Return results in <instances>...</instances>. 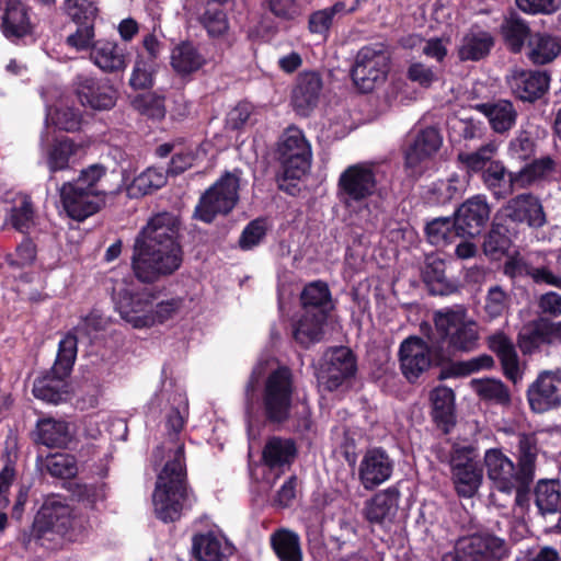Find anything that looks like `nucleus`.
Wrapping results in <instances>:
<instances>
[{
	"label": "nucleus",
	"mask_w": 561,
	"mask_h": 561,
	"mask_svg": "<svg viewBox=\"0 0 561 561\" xmlns=\"http://www.w3.org/2000/svg\"><path fill=\"white\" fill-rule=\"evenodd\" d=\"M181 221L170 211L149 218L135 239L131 268L136 278L152 284L175 273L183 262L178 241Z\"/></svg>",
	"instance_id": "obj_1"
},
{
	"label": "nucleus",
	"mask_w": 561,
	"mask_h": 561,
	"mask_svg": "<svg viewBox=\"0 0 561 561\" xmlns=\"http://www.w3.org/2000/svg\"><path fill=\"white\" fill-rule=\"evenodd\" d=\"M152 503L157 517L164 523L179 519L184 506L191 504L181 445L158 474Z\"/></svg>",
	"instance_id": "obj_2"
},
{
	"label": "nucleus",
	"mask_w": 561,
	"mask_h": 561,
	"mask_svg": "<svg viewBox=\"0 0 561 561\" xmlns=\"http://www.w3.org/2000/svg\"><path fill=\"white\" fill-rule=\"evenodd\" d=\"M511 305L512 297L510 293L501 285H492L488 288L483 299V317L488 321L502 318L508 313Z\"/></svg>",
	"instance_id": "obj_44"
},
{
	"label": "nucleus",
	"mask_w": 561,
	"mask_h": 561,
	"mask_svg": "<svg viewBox=\"0 0 561 561\" xmlns=\"http://www.w3.org/2000/svg\"><path fill=\"white\" fill-rule=\"evenodd\" d=\"M431 400L433 404L434 419L448 425L453 423L454 413V392L447 387H437L432 391Z\"/></svg>",
	"instance_id": "obj_52"
},
{
	"label": "nucleus",
	"mask_w": 561,
	"mask_h": 561,
	"mask_svg": "<svg viewBox=\"0 0 561 561\" xmlns=\"http://www.w3.org/2000/svg\"><path fill=\"white\" fill-rule=\"evenodd\" d=\"M390 55L382 44L360 48L352 68L356 87L367 93L385 81L389 70Z\"/></svg>",
	"instance_id": "obj_8"
},
{
	"label": "nucleus",
	"mask_w": 561,
	"mask_h": 561,
	"mask_svg": "<svg viewBox=\"0 0 561 561\" xmlns=\"http://www.w3.org/2000/svg\"><path fill=\"white\" fill-rule=\"evenodd\" d=\"M241 171L225 172L199 198L194 216L210 224L218 215H228L239 201Z\"/></svg>",
	"instance_id": "obj_7"
},
{
	"label": "nucleus",
	"mask_w": 561,
	"mask_h": 561,
	"mask_svg": "<svg viewBox=\"0 0 561 561\" xmlns=\"http://www.w3.org/2000/svg\"><path fill=\"white\" fill-rule=\"evenodd\" d=\"M79 148L80 146L68 137L56 139L46 153L49 171L54 173L68 169L70 158L78 152Z\"/></svg>",
	"instance_id": "obj_47"
},
{
	"label": "nucleus",
	"mask_w": 561,
	"mask_h": 561,
	"mask_svg": "<svg viewBox=\"0 0 561 561\" xmlns=\"http://www.w3.org/2000/svg\"><path fill=\"white\" fill-rule=\"evenodd\" d=\"M491 208L484 195H476L462 203L455 213L456 225L461 237L474 238L490 220Z\"/></svg>",
	"instance_id": "obj_21"
},
{
	"label": "nucleus",
	"mask_w": 561,
	"mask_h": 561,
	"mask_svg": "<svg viewBox=\"0 0 561 561\" xmlns=\"http://www.w3.org/2000/svg\"><path fill=\"white\" fill-rule=\"evenodd\" d=\"M456 561H505L508 543L490 531H478L456 542Z\"/></svg>",
	"instance_id": "obj_12"
},
{
	"label": "nucleus",
	"mask_w": 561,
	"mask_h": 561,
	"mask_svg": "<svg viewBox=\"0 0 561 561\" xmlns=\"http://www.w3.org/2000/svg\"><path fill=\"white\" fill-rule=\"evenodd\" d=\"M506 82L515 98L533 103L548 91L550 77L546 71L514 69Z\"/></svg>",
	"instance_id": "obj_23"
},
{
	"label": "nucleus",
	"mask_w": 561,
	"mask_h": 561,
	"mask_svg": "<svg viewBox=\"0 0 561 561\" xmlns=\"http://www.w3.org/2000/svg\"><path fill=\"white\" fill-rule=\"evenodd\" d=\"M503 271L512 278L529 276L537 284L543 283L561 289V276L554 275L545 265L543 255L540 252L512 256L505 262Z\"/></svg>",
	"instance_id": "obj_19"
},
{
	"label": "nucleus",
	"mask_w": 561,
	"mask_h": 561,
	"mask_svg": "<svg viewBox=\"0 0 561 561\" xmlns=\"http://www.w3.org/2000/svg\"><path fill=\"white\" fill-rule=\"evenodd\" d=\"M435 340L448 352V362L455 352H470L479 344V329L476 321L467 318L463 308H445L434 313Z\"/></svg>",
	"instance_id": "obj_3"
},
{
	"label": "nucleus",
	"mask_w": 561,
	"mask_h": 561,
	"mask_svg": "<svg viewBox=\"0 0 561 561\" xmlns=\"http://www.w3.org/2000/svg\"><path fill=\"white\" fill-rule=\"evenodd\" d=\"M501 32L505 44L513 53H518L529 36V26L524 19L516 13L506 16L501 25Z\"/></svg>",
	"instance_id": "obj_46"
},
{
	"label": "nucleus",
	"mask_w": 561,
	"mask_h": 561,
	"mask_svg": "<svg viewBox=\"0 0 561 561\" xmlns=\"http://www.w3.org/2000/svg\"><path fill=\"white\" fill-rule=\"evenodd\" d=\"M296 446L291 439L277 436L271 437L262 453L263 462L273 468H279L289 465L296 456Z\"/></svg>",
	"instance_id": "obj_40"
},
{
	"label": "nucleus",
	"mask_w": 561,
	"mask_h": 561,
	"mask_svg": "<svg viewBox=\"0 0 561 561\" xmlns=\"http://www.w3.org/2000/svg\"><path fill=\"white\" fill-rule=\"evenodd\" d=\"M527 400L536 413L561 405V370L541 371L527 389Z\"/></svg>",
	"instance_id": "obj_17"
},
{
	"label": "nucleus",
	"mask_w": 561,
	"mask_h": 561,
	"mask_svg": "<svg viewBox=\"0 0 561 561\" xmlns=\"http://www.w3.org/2000/svg\"><path fill=\"white\" fill-rule=\"evenodd\" d=\"M2 34L11 42L30 35L33 26L27 13V8L18 0H9L0 24Z\"/></svg>",
	"instance_id": "obj_28"
},
{
	"label": "nucleus",
	"mask_w": 561,
	"mask_h": 561,
	"mask_svg": "<svg viewBox=\"0 0 561 561\" xmlns=\"http://www.w3.org/2000/svg\"><path fill=\"white\" fill-rule=\"evenodd\" d=\"M185 423V415L179 409H172L167 416L165 428L168 431V439L157 448L156 457H162V453L168 450L169 457L174 458L176 447L182 446L184 451V444L180 440V433ZM185 463V459L183 458Z\"/></svg>",
	"instance_id": "obj_49"
},
{
	"label": "nucleus",
	"mask_w": 561,
	"mask_h": 561,
	"mask_svg": "<svg viewBox=\"0 0 561 561\" xmlns=\"http://www.w3.org/2000/svg\"><path fill=\"white\" fill-rule=\"evenodd\" d=\"M495 38L482 26L471 25L462 35L457 46V55L461 61H480L490 55Z\"/></svg>",
	"instance_id": "obj_25"
},
{
	"label": "nucleus",
	"mask_w": 561,
	"mask_h": 561,
	"mask_svg": "<svg viewBox=\"0 0 561 561\" xmlns=\"http://www.w3.org/2000/svg\"><path fill=\"white\" fill-rule=\"evenodd\" d=\"M473 388L479 397L497 404H507L511 400L507 387L500 380H474Z\"/></svg>",
	"instance_id": "obj_59"
},
{
	"label": "nucleus",
	"mask_w": 561,
	"mask_h": 561,
	"mask_svg": "<svg viewBox=\"0 0 561 561\" xmlns=\"http://www.w3.org/2000/svg\"><path fill=\"white\" fill-rule=\"evenodd\" d=\"M394 461L382 448L368 449L358 467V479L365 490H374L391 478Z\"/></svg>",
	"instance_id": "obj_22"
},
{
	"label": "nucleus",
	"mask_w": 561,
	"mask_h": 561,
	"mask_svg": "<svg viewBox=\"0 0 561 561\" xmlns=\"http://www.w3.org/2000/svg\"><path fill=\"white\" fill-rule=\"evenodd\" d=\"M3 227H10L20 233H30L36 226V214L30 196L15 194L4 201Z\"/></svg>",
	"instance_id": "obj_26"
},
{
	"label": "nucleus",
	"mask_w": 561,
	"mask_h": 561,
	"mask_svg": "<svg viewBox=\"0 0 561 561\" xmlns=\"http://www.w3.org/2000/svg\"><path fill=\"white\" fill-rule=\"evenodd\" d=\"M427 240L431 244L442 247L451 243L456 237H461L457 229L455 217H438L426 225Z\"/></svg>",
	"instance_id": "obj_48"
},
{
	"label": "nucleus",
	"mask_w": 561,
	"mask_h": 561,
	"mask_svg": "<svg viewBox=\"0 0 561 561\" xmlns=\"http://www.w3.org/2000/svg\"><path fill=\"white\" fill-rule=\"evenodd\" d=\"M192 550L198 561H221L224 558L221 542L213 534L195 536Z\"/></svg>",
	"instance_id": "obj_53"
},
{
	"label": "nucleus",
	"mask_w": 561,
	"mask_h": 561,
	"mask_svg": "<svg viewBox=\"0 0 561 561\" xmlns=\"http://www.w3.org/2000/svg\"><path fill=\"white\" fill-rule=\"evenodd\" d=\"M558 161L550 156L535 159L516 172L515 182H517V188H528L540 182L553 179L558 173Z\"/></svg>",
	"instance_id": "obj_32"
},
{
	"label": "nucleus",
	"mask_w": 561,
	"mask_h": 561,
	"mask_svg": "<svg viewBox=\"0 0 561 561\" xmlns=\"http://www.w3.org/2000/svg\"><path fill=\"white\" fill-rule=\"evenodd\" d=\"M400 492L396 488H388L376 493L365 502L363 515L370 525L381 527L391 524L399 507Z\"/></svg>",
	"instance_id": "obj_24"
},
{
	"label": "nucleus",
	"mask_w": 561,
	"mask_h": 561,
	"mask_svg": "<svg viewBox=\"0 0 561 561\" xmlns=\"http://www.w3.org/2000/svg\"><path fill=\"white\" fill-rule=\"evenodd\" d=\"M321 90L322 80L319 73H300L293 90V104L296 111L301 115H308L317 106Z\"/></svg>",
	"instance_id": "obj_30"
},
{
	"label": "nucleus",
	"mask_w": 561,
	"mask_h": 561,
	"mask_svg": "<svg viewBox=\"0 0 561 561\" xmlns=\"http://www.w3.org/2000/svg\"><path fill=\"white\" fill-rule=\"evenodd\" d=\"M328 316L304 311L294 327V339L304 347L319 343L323 339L324 324Z\"/></svg>",
	"instance_id": "obj_38"
},
{
	"label": "nucleus",
	"mask_w": 561,
	"mask_h": 561,
	"mask_svg": "<svg viewBox=\"0 0 561 561\" xmlns=\"http://www.w3.org/2000/svg\"><path fill=\"white\" fill-rule=\"evenodd\" d=\"M73 436V427L69 422L45 417L36 423L34 440L47 447L65 448L72 442Z\"/></svg>",
	"instance_id": "obj_29"
},
{
	"label": "nucleus",
	"mask_w": 561,
	"mask_h": 561,
	"mask_svg": "<svg viewBox=\"0 0 561 561\" xmlns=\"http://www.w3.org/2000/svg\"><path fill=\"white\" fill-rule=\"evenodd\" d=\"M443 137L435 127H426L416 131L403 150V169L408 178L416 180L427 170L430 159L437 153Z\"/></svg>",
	"instance_id": "obj_11"
},
{
	"label": "nucleus",
	"mask_w": 561,
	"mask_h": 561,
	"mask_svg": "<svg viewBox=\"0 0 561 561\" xmlns=\"http://www.w3.org/2000/svg\"><path fill=\"white\" fill-rule=\"evenodd\" d=\"M156 61L145 59L138 55L129 78V84L135 90H145L153 85Z\"/></svg>",
	"instance_id": "obj_61"
},
{
	"label": "nucleus",
	"mask_w": 561,
	"mask_h": 561,
	"mask_svg": "<svg viewBox=\"0 0 561 561\" xmlns=\"http://www.w3.org/2000/svg\"><path fill=\"white\" fill-rule=\"evenodd\" d=\"M59 195L64 210L77 221L94 215L105 204L104 194H93L70 181L61 185Z\"/></svg>",
	"instance_id": "obj_16"
},
{
	"label": "nucleus",
	"mask_w": 561,
	"mask_h": 561,
	"mask_svg": "<svg viewBox=\"0 0 561 561\" xmlns=\"http://www.w3.org/2000/svg\"><path fill=\"white\" fill-rule=\"evenodd\" d=\"M294 392V376L288 367L280 366L267 375L261 394L262 410L267 422L283 424L289 420Z\"/></svg>",
	"instance_id": "obj_4"
},
{
	"label": "nucleus",
	"mask_w": 561,
	"mask_h": 561,
	"mask_svg": "<svg viewBox=\"0 0 561 561\" xmlns=\"http://www.w3.org/2000/svg\"><path fill=\"white\" fill-rule=\"evenodd\" d=\"M300 300L304 311L317 313L320 318L322 314L328 316L333 309L329 287L322 282L307 285L300 295Z\"/></svg>",
	"instance_id": "obj_39"
},
{
	"label": "nucleus",
	"mask_w": 561,
	"mask_h": 561,
	"mask_svg": "<svg viewBox=\"0 0 561 561\" xmlns=\"http://www.w3.org/2000/svg\"><path fill=\"white\" fill-rule=\"evenodd\" d=\"M377 170L374 164L356 163L340 175L337 195L346 207L366 202L377 191Z\"/></svg>",
	"instance_id": "obj_9"
},
{
	"label": "nucleus",
	"mask_w": 561,
	"mask_h": 561,
	"mask_svg": "<svg viewBox=\"0 0 561 561\" xmlns=\"http://www.w3.org/2000/svg\"><path fill=\"white\" fill-rule=\"evenodd\" d=\"M490 348L499 356L504 375L514 383L522 379L518 355L513 342L502 332L489 337Z\"/></svg>",
	"instance_id": "obj_34"
},
{
	"label": "nucleus",
	"mask_w": 561,
	"mask_h": 561,
	"mask_svg": "<svg viewBox=\"0 0 561 561\" xmlns=\"http://www.w3.org/2000/svg\"><path fill=\"white\" fill-rule=\"evenodd\" d=\"M446 461L450 467V471L456 472L458 470H463L467 467H472L479 465L477 460V451L476 448L471 445H461L454 444L449 451V455L446 457Z\"/></svg>",
	"instance_id": "obj_63"
},
{
	"label": "nucleus",
	"mask_w": 561,
	"mask_h": 561,
	"mask_svg": "<svg viewBox=\"0 0 561 561\" xmlns=\"http://www.w3.org/2000/svg\"><path fill=\"white\" fill-rule=\"evenodd\" d=\"M259 121V111L250 102H239L229 111L226 118L228 128L238 130L253 125Z\"/></svg>",
	"instance_id": "obj_58"
},
{
	"label": "nucleus",
	"mask_w": 561,
	"mask_h": 561,
	"mask_svg": "<svg viewBox=\"0 0 561 561\" xmlns=\"http://www.w3.org/2000/svg\"><path fill=\"white\" fill-rule=\"evenodd\" d=\"M205 64V58L190 42H183L175 46L171 54V65L181 75L197 71Z\"/></svg>",
	"instance_id": "obj_43"
},
{
	"label": "nucleus",
	"mask_w": 561,
	"mask_h": 561,
	"mask_svg": "<svg viewBox=\"0 0 561 561\" xmlns=\"http://www.w3.org/2000/svg\"><path fill=\"white\" fill-rule=\"evenodd\" d=\"M483 460L489 480L502 493L511 494L514 483L526 481L517 465L500 448L488 449Z\"/></svg>",
	"instance_id": "obj_18"
},
{
	"label": "nucleus",
	"mask_w": 561,
	"mask_h": 561,
	"mask_svg": "<svg viewBox=\"0 0 561 561\" xmlns=\"http://www.w3.org/2000/svg\"><path fill=\"white\" fill-rule=\"evenodd\" d=\"M451 479L460 496L471 497L477 493L482 482V469L479 465L469 466L467 469L453 472Z\"/></svg>",
	"instance_id": "obj_50"
},
{
	"label": "nucleus",
	"mask_w": 561,
	"mask_h": 561,
	"mask_svg": "<svg viewBox=\"0 0 561 561\" xmlns=\"http://www.w3.org/2000/svg\"><path fill=\"white\" fill-rule=\"evenodd\" d=\"M515 174L508 172L502 161L494 160L480 175L484 186L495 198L501 199L518 190Z\"/></svg>",
	"instance_id": "obj_31"
},
{
	"label": "nucleus",
	"mask_w": 561,
	"mask_h": 561,
	"mask_svg": "<svg viewBox=\"0 0 561 561\" xmlns=\"http://www.w3.org/2000/svg\"><path fill=\"white\" fill-rule=\"evenodd\" d=\"M400 369L410 381H416L432 366L448 362V352L437 344L435 335L425 342L419 336L402 341L399 348Z\"/></svg>",
	"instance_id": "obj_5"
},
{
	"label": "nucleus",
	"mask_w": 561,
	"mask_h": 561,
	"mask_svg": "<svg viewBox=\"0 0 561 561\" xmlns=\"http://www.w3.org/2000/svg\"><path fill=\"white\" fill-rule=\"evenodd\" d=\"M201 23L211 37H219L229 30V22L226 13L218 5L208 2L205 12L201 16Z\"/></svg>",
	"instance_id": "obj_60"
},
{
	"label": "nucleus",
	"mask_w": 561,
	"mask_h": 561,
	"mask_svg": "<svg viewBox=\"0 0 561 561\" xmlns=\"http://www.w3.org/2000/svg\"><path fill=\"white\" fill-rule=\"evenodd\" d=\"M538 515L543 519L561 514V485L557 480H539L534 490Z\"/></svg>",
	"instance_id": "obj_33"
},
{
	"label": "nucleus",
	"mask_w": 561,
	"mask_h": 561,
	"mask_svg": "<svg viewBox=\"0 0 561 561\" xmlns=\"http://www.w3.org/2000/svg\"><path fill=\"white\" fill-rule=\"evenodd\" d=\"M478 110L488 117L490 126L499 134L510 130L517 119V112L513 103L507 100L483 103L478 105Z\"/></svg>",
	"instance_id": "obj_37"
},
{
	"label": "nucleus",
	"mask_w": 561,
	"mask_h": 561,
	"mask_svg": "<svg viewBox=\"0 0 561 561\" xmlns=\"http://www.w3.org/2000/svg\"><path fill=\"white\" fill-rule=\"evenodd\" d=\"M277 152L285 179L298 180L309 170L311 147L299 128L291 126L284 131Z\"/></svg>",
	"instance_id": "obj_10"
},
{
	"label": "nucleus",
	"mask_w": 561,
	"mask_h": 561,
	"mask_svg": "<svg viewBox=\"0 0 561 561\" xmlns=\"http://www.w3.org/2000/svg\"><path fill=\"white\" fill-rule=\"evenodd\" d=\"M465 191V183L456 173L446 180H438L433 184L432 193L438 203H447L456 198Z\"/></svg>",
	"instance_id": "obj_64"
},
{
	"label": "nucleus",
	"mask_w": 561,
	"mask_h": 561,
	"mask_svg": "<svg viewBox=\"0 0 561 561\" xmlns=\"http://www.w3.org/2000/svg\"><path fill=\"white\" fill-rule=\"evenodd\" d=\"M330 542L339 551H352L358 542L357 526L354 520L339 519L337 528L330 536Z\"/></svg>",
	"instance_id": "obj_55"
},
{
	"label": "nucleus",
	"mask_w": 561,
	"mask_h": 561,
	"mask_svg": "<svg viewBox=\"0 0 561 561\" xmlns=\"http://www.w3.org/2000/svg\"><path fill=\"white\" fill-rule=\"evenodd\" d=\"M423 279L434 295L448 293V283L445 274V263L438 257H430L423 270Z\"/></svg>",
	"instance_id": "obj_51"
},
{
	"label": "nucleus",
	"mask_w": 561,
	"mask_h": 561,
	"mask_svg": "<svg viewBox=\"0 0 561 561\" xmlns=\"http://www.w3.org/2000/svg\"><path fill=\"white\" fill-rule=\"evenodd\" d=\"M497 153V145L493 141L480 146L474 151H461L457 156L458 162L463 167L466 172L471 174L482 173L491 162L495 159Z\"/></svg>",
	"instance_id": "obj_41"
},
{
	"label": "nucleus",
	"mask_w": 561,
	"mask_h": 561,
	"mask_svg": "<svg viewBox=\"0 0 561 561\" xmlns=\"http://www.w3.org/2000/svg\"><path fill=\"white\" fill-rule=\"evenodd\" d=\"M539 455L538 438L535 433H519L516 444V465L520 476L526 480H535L537 458Z\"/></svg>",
	"instance_id": "obj_35"
},
{
	"label": "nucleus",
	"mask_w": 561,
	"mask_h": 561,
	"mask_svg": "<svg viewBox=\"0 0 561 561\" xmlns=\"http://www.w3.org/2000/svg\"><path fill=\"white\" fill-rule=\"evenodd\" d=\"M90 59L105 73L124 71L128 65L125 48L108 39H99L92 44Z\"/></svg>",
	"instance_id": "obj_27"
},
{
	"label": "nucleus",
	"mask_w": 561,
	"mask_h": 561,
	"mask_svg": "<svg viewBox=\"0 0 561 561\" xmlns=\"http://www.w3.org/2000/svg\"><path fill=\"white\" fill-rule=\"evenodd\" d=\"M510 245L511 239L507 236V230L500 225H493L484 237L482 249L486 256L499 259L508 250Z\"/></svg>",
	"instance_id": "obj_57"
},
{
	"label": "nucleus",
	"mask_w": 561,
	"mask_h": 561,
	"mask_svg": "<svg viewBox=\"0 0 561 561\" xmlns=\"http://www.w3.org/2000/svg\"><path fill=\"white\" fill-rule=\"evenodd\" d=\"M73 91L82 106L94 111L111 110L118 95L108 80L88 75H78L75 78Z\"/></svg>",
	"instance_id": "obj_14"
},
{
	"label": "nucleus",
	"mask_w": 561,
	"mask_h": 561,
	"mask_svg": "<svg viewBox=\"0 0 561 561\" xmlns=\"http://www.w3.org/2000/svg\"><path fill=\"white\" fill-rule=\"evenodd\" d=\"M270 545L279 561H304L299 535L288 528H278L270 536Z\"/></svg>",
	"instance_id": "obj_36"
},
{
	"label": "nucleus",
	"mask_w": 561,
	"mask_h": 561,
	"mask_svg": "<svg viewBox=\"0 0 561 561\" xmlns=\"http://www.w3.org/2000/svg\"><path fill=\"white\" fill-rule=\"evenodd\" d=\"M44 466L51 477L69 479L77 474L76 460L68 454H55L48 456Z\"/></svg>",
	"instance_id": "obj_62"
},
{
	"label": "nucleus",
	"mask_w": 561,
	"mask_h": 561,
	"mask_svg": "<svg viewBox=\"0 0 561 561\" xmlns=\"http://www.w3.org/2000/svg\"><path fill=\"white\" fill-rule=\"evenodd\" d=\"M528 58L536 65H545L552 61L560 53L561 46L557 38L537 33L528 42Z\"/></svg>",
	"instance_id": "obj_45"
},
{
	"label": "nucleus",
	"mask_w": 561,
	"mask_h": 561,
	"mask_svg": "<svg viewBox=\"0 0 561 561\" xmlns=\"http://www.w3.org/2000/svg\"><path fill=\"white\" fill-rule=\"evenodd\" d=\"M167 183V174L157 168H148L136 176L130 185L131 194L147 195Z\"/></svg>",
	"instance_id": "obj_56"
},
{
	"label": "nucleus",
	"mask_w": 561,
	"mask_h": 561,
	"mask_svg": "<svg viewBox=\"0 0 561 561\" xmlns=\"http://www.w3.org/2000/svg\"><path fill=\"white\" fill-rule=\"evenodd\" d=\"M355 371L356 363L352 352L346 347H337L324 355L317 378L320 386L333 391L354 376Z\"/></svg>",
	"instance_id": "obj_15"
},
{
	"label": "nucleus",
	"mask_w": 561,
	"mask_h": 561,
	"mask_svg": "<svg viewBox=\"0 0 561 561\" xmlns=\"http://www.w3.org/2000/svg\"><path fill=\"white\" fill-rule=\"evenodd\" d=\"M60 374H51L36 378L33 385V393L37 399L57 404L67 393V383Z\"/></svg>",
	"instance_id": "obj_42"
},
{
	"label": "nucleus",
	"mask_w": 561,
	"mask_h": 561,
	"mask_svg": "<svg viewBox=\"0 0 561 561\" xmlns=\"http://www.w3.org/2000/svg\"><path fill=\"white\" fill-rule=\"evenodd\" d=\"M72 523L68 505L48 500L34 518L31 537L36 540H54L55 536H65L72 528Z\"/></svg>",
	"instance_id": "obj_13"
},
{
	"label": "nucleus",
	"mask_w": 561,
	"mask_h": 561,
	"mask_svg": "<svg viewBox=\"0 0 561 561\" xmlns=\"http://www.w3.org/2000/svg\"><path fill=\"white\" fill-rule=\"evenodd\" d=\"M78 339L75 334L68 333L58 345V353L53 366L55 374L68 376L77 357Z\"/></svg>",
	"instance_id": "obj_54"
},
{
	"label": "nucleus",
	"mask_w": 561,
	"mask_h": 561,
	"mask_svg": "<svg viewBox=\"0 0 561 561\" xmlns=\"http://www.w3.org/2000/svg\"><path fill=\"white\" fill-rule=\"evenodd\" d=\"M112 299L121 318L135 329L152 327L151 307L157 294L150 289L135 293L125 278H111Z\"/></svg>",
	"instance_id": "obj_6"
},
{
	"label": "nucleus",
	"mask_w": 561,
	"mask_h": 561,
	"mask_svg": "<svg viewBox=\"0 0 561 561\" xmlns=\"http://www.w3.org/2000/svg\"><path fill=\"white\" fill-rule=\"evenodd\" d=\"M503 216L515 224L539 229L547 224V215L540 198L531 193L518 194L502 207Z\"/></svg>",
	"instance_id": "obj_20"
}]
</instances>
